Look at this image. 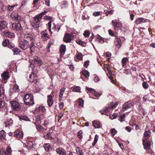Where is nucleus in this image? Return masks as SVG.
<instances>
[{"label": "nucleus", "instance_id": "26", "mask_svg": "<svg viewBox=\"0 0 155 155\" xmlns=\"http://www.w3.org/2000/svg\"><path fill=\"white\" fill-rule=\"evenodd\" d=\"M56 152L60 154L65 155L66 154V151L65 150L61 148H58L56 149Z\"/></svg>", "mask_w": 155, "mask_h": 155}, {"label": "nucleus", "instance_id": "32", "mask_svg": "<svg viewBox=\"0 0 155 155\" xmlns=\"http://www.w3.org/2000/svg\"><path fill=\"white\" fill-rule=\"evenodd\" d=\"M93 125L96 128H99L100 127V122L97 121H94L93 122Z\"/></svg>", "mask_w": 155, "mask_h": 155}, {"label": "nucleus", "instance_id": "58", "mask_svg": "<svg viewBox=\"0 0 155 155\" xmlns=\"http://www.w3.org/2000/svg\"><path fill=\"white\" fill-rule=\"evenodd\" d=\"M90 61L89 60L87 61L84 62V66L85 67L87 68L89 64Z\"/></svg>", "mask_w": 155, "mask_h": 155}, {"label": "nucleus", "instance_id": "51", "mask_svg": "<svg viewBox=\"0 0 155 155\" xmlns=\"http://www.w3.org/2000/svg\"><path fill=\"white\" fill-rule=\"evenodd\" d=\"M86 89L89 91L91 92L92 94H94V93L95 92V91L94 89H92L91 88L88 87H86Z\"/></svg>", "mask_w": 155, "mask_h": 155}, {"label": "nucleus", "instance_id": "62", "mask_svg": "<svg viewBox=\"0 0 155 155\" xmlns=\"http://www.w3.org/2000/svg\"><path fill=\"white\" fill-rule=\"evenodd\" d=\"M100 12H94L93 13V15L95 16H97L99 15Z\"/></svg>", "mask_w": 155, "mask_h": 155}, {"label": "nucleus", "instance_id": "31", "mask_svg": "<svg viewBox=\"0 0 155 155\" xmlns=\"http://www.w3.org/2000/svg\"><path fill=\"white\" fill-rule=\"evenodd\" d=\"M4 91L2 87L0 86V100L4 98Z\"/></svg>", "mask_w": 155, "mask_h": 155}, {"label": "nucleus", "instance_id": "34", "mask_svg": "<svg viewBox=\"0 0 155 155\" xmlns=\"http://www.w3.org/2000/svg\"><path fill=\"white\" fill-rule=\"evenodd\" d=\"M52 29L55 31L58 32L60 29V27L58 25H56L54 24L53 25Z\"/></svg>", "mask_w": 155, "mask_h": 155}, {"label": "nucleus", "instance_id": "22", "mask_svg": "<svg viewBox=\"0 0 155 155\" xmlns=\"http://www.w3.org/2000/svg\"><path fill=\"white\" fill-rule=\"evenodd\" d=\"M6 133L4 130H2L0 133V140L2 141L6 140L5 139Z\"/></svg>", "mask_w": 155, "mask_h": 155}, {"label": "nucleus", "instance_id": "16", "mask_svg": "<svg viewBox=\"0 0 155 155\" xmlns=\"http://www.w3.org/2000/svg\"><path fill=\"white\" fill-rule=\"evenodd\" d=\"M12 27L13 29L15 31L20 30L21 28V26L20 23H14L12 24Z\"/></svg>", "mask_w": 155, "mask_h": 155}, {"label": "nucleus", "instance_id": "54", "mask_svg": "<svg viewBox=\"0 0 155 155\" xmlns=\"http://www.w3.org/2000/svg\"><path fill=\"white\" fill-rule=\"evenodd\" d=\"M110 131L113 136H114L117 133V131L114 128L111 129Z\"/></svg>", "mask_w": 155, "mask_h": 155}, {"label": "nucleus", "instance_id": "52", "mask_svg": "<svg viewBox=\"0 0 155 155\" xmlns=\"http://www.w3.org/2000/svg\"><path fill=\"white\" fill-rule=\"evenodd\" d=\"M82 130H80L78 133V138L80 139H81L82 138Z\"/></svg>", "mask_w": 155, "mask_h": 155}, {"label": "nucleus", "instance_id": "33", "mask_svg": "<svg viewBox=\"0 0 155 155\" xmlns=\"http://www.w3.org/2000/svg\"><path fill=\"white\" fill-rule=\"evenodd\" d=\"M150 131L148 130L145 131L144 134V137L146 140H147L148 138L150 137Z\"/></svg>", "mask_w": 155, "mask_h": 155}, {"label": "nucleus", "instance_id": "13", "mask_svg": "<svg viewBox=\"0 0 155 155\" xmlns=\"http://www.w3.org/2000/svg\"><path fill=\"white\" fill-rule=\"evenodd\" d=\"M133 104V102L131 101H129L125 103L123 106V111H125L126 110L130 108Z\"/></svg>", "mask_w": 155, "mask_h": 155}, {"label": "nucleus", "instance_id": "43", "mask_svg": "<svg viewBox=\"0 0 155 155\" xmlns=\"http://www.w3.org/2000/svg\"><path fill=\"white\" fill-rule=\"evenodd\" d=\"M78 104L79 107H81L83 106L84 100L81 98L79 99L78 100Z\"/></svg>", "mask_w": 155, "mask_h": 155}, {"label": "nucleus", "instance_id": "61", "mask_svg": "<svg viewBox=\"0 0 155 155\" xmlns=\"http://www.w3.org/2000/svg\"><path fill=\"white\" fill-rule=\"evenodd\" d=\"M35 46L34 45H32L30 47L31 52L32 53L35 51Z\"/></svg>", "mask_w": 155, "mask_h": 155}, {"label": "nucleus", "instance_id": "28", "mask_svg": "<svg viewBox=\"0 0 155 155\" xmlns=\"http://www.w3.org/2000/svg\"><path fill=\"white\" fill-rule=\"evenodd\" d=\"M44 147L46 151H48L51 149V147L49 143H46L44 146Z\"/></svg>", "mask_w": 155, "mask_h": 155}, {"label": "nucleus", "instance_id": "55", "mask_svg": "<svg viewBox=\"0 0 155 155\" xmlns=\"http://www.w3.org/2000/svg\"><path fill=\"white\" fill-rule=\"evenodd\" d=\"M34 66V65L33 63V61H29V67L30 68H31V69L32 70H33Z\"/></svg>", "mask_w": 155, "mask_h": 155}, {"label": "nucleus", "instance_id": "23", "mask_svg": "<svg viewBox=\"0 0 155 155\" xmlns=\"http://www.w3.org/2000/svg\"><path fill=\"white\" fill-rule=\"evenodd\" d=\"M2 81L8 79L9 77L8 76V73L7 72H4L2 75Z\"/></svg>", "mask_w": 155, "mask_h": 155}, {"label": "nucleus", "instance_id": "12", "mask_svg": "<svg viewBox=\"0 0 155 155\" xmlns=\"http://www.w3.org/2000/svg\"><path fill=\"white\" fill-rule=\"evenodd\" d=\"M28 80L30 82H34L36 83L37 82V76L35 74H34L33 73H31V74L29 75Z\"/></svg>", "mask_w": 155, "mask_h": 155}, {"label": "nucleus", "instance_id": "35", "mask_svg": "<svg viewBox=\"0 0 155 155\" xmlns=\"http://www.w3.org/2000/svg\"><path fill=\"white\" fill-rule=\"evenodd\" d=\"M36 110L39 112H45L46 111V110L44 107L40 106L36 108Z\"/></svg>", "mask_w": 155, "mask_h": 155}, {"label": "nucleus", "instance_id": "25", "mask_svg": "<svg viewBox=\"0 0 155 155\" xmlns=\"http://www.w3.org/2000/svg\"><path fill=\"white\" fill-rule=\"evenodd\" d=\"M143 144L144 146V148L145 149L149 150L150 148V145L149 143H147V140H146V141L143 140Z\"/></svg>", "mask_w": 155, "mask_h": 155}, {"label": "nucleus", "instance_id": "14", "mask_svg": "<svg viewBox=\"0 0 155 155\" xmlns=\"http://www.w3.org/2000/svg\"><path fill=\"white\" fill-rule=\"evenodd\" d=\"M11 152V148L8 147L6 149V151H5L3 149L0 150V154L1 155H8Z\"/></svg>", "mask_w": 155, "mask_h": 155}, {"label": "nucleus", "instance_id": "44", "mask_svg": "<svg viewBox=\"0 0 155 155\" xmlns=\"http://www.w3.org/2000/svg\"><path fill=\"white\" fill-rule=\"evenodd\" d=\"M12 50L13 51L14 53L16 54H18L21 52L20 50L17 48H14Z\"/></svg>", "mask_w": 155, "mask_h": 155}, {"label": "nucleus", "instance_id": "5", "mask_svg": "<svg viewBox=\"0 0 155 155\" xmlns=\"http://www.w3.org/2000/svg\"><path fill=\"white\" fill-rule=\"evenodd\" d=\"M10 103L13 109L14 110L18 111L21 109V106L17 101H12Z\"/></svg>", "mask_w": 155, "mask_h": 155}, {"label": "nucleus", "instance_id": "6", "mask_svg": "<svg viewBox=\"0 0 155 155\" xmlns=\"http://www.w3.org/2000/svg\"><path fill=\"white\" fill-rule=\"evenodd\" d=\"M112 23L113 26L114 27L115 30H118L119 29H121V27L122 26V25L121 23L118 22L115 20H112Z\"/></svg>", "mask_w": 155, "mask_h": 155}, {"label": "nucleus", "instance_id": "42", "mask_svg": "<svg viewBox=\"0 0 155 155\" xmlns=\"http://www.w3.org/2000/svg\"><path fill=\"white\" fill-rule=\"evenodd\" d=\"M66 50V46L63 45H61L60 48V51L61 53L64 52Z\"/></svg>", "mask_w": 155, "mask_h": 155}, {"label": "nucleus", "instance_id": "24", "mask_svg": "<svg viewBox=\"0 0 155 155\" xmlns=\"http://www.w3.org/2000/svg\"><path fill=\"white\" fill-rule=\"evenodd\" d=\"M7 27V23L4 21L0 22V30L4 29Z\"/></svg>", "mask_w": 155, "mask_h": 155}, {"label": "nucleus", "instance_id": "9", "mask_svg": "<svg viewBox=\"0 0 155 155\" xmlns=\"http://www.w3.org/2000/svg\"><path fill=\"white\" fill-rule=\"evenodd\" d=\"M44 19L45 20H47L48 21H49L48 23V27L50 32L51 34H52V32L51 30V23L53 21L52 18L50 16L45 15L44 17Z\"/></svg>", "mask_w": 155, "mask_h": 155}, {"label": "nucleus", "instance_id": "7", "mask_svg": "<svg viewBox=\"0 0 155 155\" xmlns=\"http://www.w3.org/2000/svg\"><path fill=\"white\" fill-rule=\"evenodd\" d=\"M53 133L52 132H49L45 136V137L46 139L49 140H51L53 142H56L58 141V139L57 138L55 137V139L52 137V134Z\"/></svg>", "mask_w": 155, "mask_h": 155}, {"label": "nucleus", "instance_id": "3", "mask_svg": "<svg viewBox=\"0 0 155 155\" xmlns=\"http://www.w3.org/2000/svg\"><path fill=\"white\" fill-rule=\"evenodd\" d=\"M41 18L38 15H36L34 18L33 20L31 22V26L34 28H38V25Z\"/></svg>", "mask_w": 155, "mask_h": 155}, {"label": "nucleus", "instance_id": "29", "mask_svg": "<svg viewBox=\"0 0 155 155\" xmlns=\"http://www.w3.org/2000/svg\"><path fill=\"white\" fill-rule=\"evenodd\" d=\"M6 9V6L2 2H0V12L5 11Z\"/></svg>", "mask_w": 155, "mask_h": 155}, {"label": "nucleus", "instance_id": "40", "mask_svg": "<svg viewBox=\"0 0 155 155\" xmlns=\"http://www.w3.org/2000/svg\"><path fill=\"white\" fill-rule=\"evenodd\" d=\"M13 89V91L15 93L18 92L20 90L17 84H15L14 85Z\"/></svg>", "mask_w": 155, "mask_h": 155}, {"label": "nucleus", "instance_id": "2", "mask_svg": "<svg viewBox=\"0 0 155 155\" xmlns=\"http://www.w3.org/2000/svg\"><path fill=\"white\" fill-rule=\"evenodd\" d=\"M19 46L21 49L25 50L29 47L30 45L27 40H21L19 41Z\"/></svg>", "mask_w": 155, "mask_h": 155}, {"label": "nucleus", "instance_id": "41", "mask_svg": "<svg viewBox=\"0 0 155 155\" xmlns=\"http://www.w3.org/2000/svg\"><path fill=\"white\" fill-rule=\"evenodd\" d=\"M73 91L77 92H79L80 91V88L79 87L74 86L71 88Z\"/></svg>", "mask_w": 155, "mask_h": 155}, {"label": "nucleus", "instance_id": "38", "mask_svg": "<svg viewBox=\"0 0 155 155\" xmlns=\"http://www.w3.org/2000/svg\"><path fill=\"white\" fill-rule=\"evenodd\" d=\"M128 59L127 57L123 58L122 60V63L123 67L125 66L127 64V62L128 61Z\"/></svg>", "mask_w": 155, "mask_h": 155}, {"label": "nucleus", "instance_id": "17", "mask_svg": "<svg viewBox=\"0 0 155 155\" xmlns=\"http://www.w3.org/2000/svg\"><path fill=\"white\" fill-rule=\"evenodd\" d=\"M150 20L147 19H144L142 18H139L136 19L135 21L136 23L138 25L145 22H149Z\"/></svg>", "mask_w": 155, "mask_h": 155}, {"label": "nucleus", "instance_id": "64", "mask_svg": "<svg viewBox=\"0 0 155 155\" xmlns=\"http://www.w3.org/2000/svg\"><path fill=\"white\" fill-rule=\"evenodd\" d=\"M45 4L48 6H50V0H45Z\"/></svg>", "mask_w": 155, "mask_h": 155}, {"label": "nucleus", "instance_id": "59", "mask_svg": "<svg viewBox=\"0 0 155 155\" xmlns=\"http://www.w3.org/2000/svg\"><path fill=\"white\" fill-rule=\"evenodd\" d=\"M67 4V2L65 1H63L61 4V6L62 8H64V6L66 5Z\"/></svg>", "mask_w": 155, "mask_h": 155}, {"label": "nucleus", "instance_id": "21", "mask_svg": "<svg viewBox=\"0 0 155 155\" xmlns=\"http://www.w3.org/2000/svg\"><path fill=\"white\" fill-rule=\"evenodd\" d=\"M33 59L34 61L37 63L39 65H41L43 64V62L42 60L38 56H34Z\"/></svg>", "mask_w": 155, "mask_h": 155}, {"label": "nucleus", "instance_id": "4", "mask_svg": "<svg viewBox=\"0 0 155 155\" xmlns=\"http://www.w3.org/2000/svg\"><path fill=\"white\" fill-rule=\"evenodd\" d=\"M10 16L13 19L15 20L21 21L23 19L22 17L18 15L17 12H12Z\"/></svg>", "mask_w": 155, "mask_h": 155}, {"label": "nucleus", "instance_id": "27", "mask_svg": "<svg viewBox=\"0 0 155 155\" xmlns=\"http://www.w3.org/2000/svg\"><path fill=\"white\" fill-rule=\"evenodd\" d=\"M13 121L12 119H10L8 120H7L6 121H5L4 124H5V127H7L12 125V124Z\"/></svg>", "mask_w": 155, "mask_h": 155}, {"label": "nucleus", "instance_id": "39", "mask_svg": "<svg viewBox=\"0 0 155 155\" xmlns=\"http://www.w3.org/2000/svg\"><path fill=\"white\" fill-rule=\"evenodd\" d=\"M117 105V103H111L110 104L109 106V109H113L115 108Z\"/></svg>", "mask_w": 155, "mask_h": 155}, {"label": "nucleus", "instance_id": "60", "mask_svg": "<svg viewBox=\"0 0 155 155\" xmlns=\"http://www.w3.org/2000/svg\"><path fill=\"white\" fill-rule=\"evenodd\" d=\"M108 33L109 35L111 36H115L114 33L113 32V31L111 30H108Z\"/></svg>", "mask_w": 155, "mask_h": 155}, {"label": "nucleus", "instance_id": "15", "mask_svg": "<svg viewBox=\"0 0 155 155\" xmlns=\"http://www.w3.org/2000/svg\"><path fill=\"white\" fill-rule=\"evenodd\" d=\"M53 97L51 95H48L47 96V103L49 107H51L54 103Z\"/></svg>", "mask_w": 155, "mask_h": 155}, {"label": "nucleus", "instance_id": "30", "mask_svg": "<svg viewBox=\"0 0 155 155\" xmlns=\"http://www.w3.org/2000/svg\"><path fill=\"white\" fill-rule=\"evenodd\" d=\"M109 107H105L104 108L103 111H101V113L102 114H104L105 115H107V113L109 111Z\"/></svg>", "mask_w": 155, "mask_h": 155}, {"label": "nucleus", "instance_id": "57", "mask_svg": "<svg viewBox=\"0 0 155 155\" xmlns=\"http://www.w3.org/2000/svg\"><path fill=\"white\" fill-rule=\"evenodd\" d=\"M76 58L77 59L82 60V54L81 53H78L76 56Z\"/></svg>", "mask_w": 155, "mask_h": 155}, {"label": "nucleus", "instance_id": "1", "mask_svg": "<svg viewBox=\"0 0 155 155\" xmlns=\"http://www.w3.org/2000/svg\"><path fill=\"white\" fill-rule=\"evenodd\" d=\"M24 101L25 104L28 106L32 105L34 103L33 96L30 94H27L25 95Z\"/></svg>", "mask_w": 155, "mask_h": 155}, {"label": "nucleus", "instance_id": "63", "mask_svg": "<svg viewBox=\"0 0 155 155\" xmlns=\"http://www.w3.org/2000/svg\"><path fill=\"white\" fill-rule=\"evenodd\" d=\"M5 105V102L1 101H0V108L3 107Z\"/></svg>", "mask_w": 155, "mask_h": 155}, {"label": "nucleus", "instance_id": "8", "mask_svg": "<svg viewBox=\"0 0 155 155\" xmlns=\"http://www.w3.org/2000/svg\"><path fill=\"white\" fill-rule=\"evenodd\" d=\"M73 37L72 35L68 33H66L64 38V41L66 42L69 43L73 39Z\"/></svg>", "mask_w": 155, "mask_h": 155}, {"label": "nucleus", "instance_id": "10", "mask_svg": "<svg viewBox=\"0 0 155 155\" xmlns=\"http://www.w3.org/2000/svg\"><path fill=\"white\" fill-rule=\"evenodd\" d=\"M21 36L22 38H24V39H27V40L30 41H33V36L31 34L25 33H23L21 34Z\"/></svg>", "mask_w": 155, "mask_h": 155}, {"label": "nucleus", "instance_id": "46", "mask_svg": "<svg viewBox=\"0 0 155 155\" xmlns=\"http://www.w3.org/2000/svg\"><path fill=\"white\" fill-rule=\"evenodd\" d=\"M21 120L28 121L29 120L28 117L26 116H20L18 117Z\"/></svg>", "mask_w": 155, "mask_h": 155}, {"label": "nucleus", "instance_id": "48", "mask_svg": "<svg viewBox=\"0 0 155 155\" xmlns=\"http://www.w3.org/2000/svg\"><path fill=\"white\" fill-rule=\"evenodd\" d=\"M37 129L39 132L41 131L43 129V127L40 124L36 125Z\"/></svg>", "mask_w": 155, "mask_h": 155}, {"label": "nucleus", "instance_id": "18", "mask_svg": "<svg viewBox=\"0 0 155 155\" xmlns=\"http://www.w3.org/2000/svg\"><path fill=\"white\" fill-rule=\"evenodd\" d=\"M14 136L18 138L22 139L23 137V133L19 130H17L14 133Z\"/></svg>", "mask_w": 155, "mask_h": 155}, {"label": "nucleus", "instance_id": "11", "mask_svg": "<svg viewBox=\"0 0 155 155\" xmlns=\"http://www.w3.org/2000/svg\"><path fill=\"white\" fill-rule=\"evenodd\" d=\"M41 39L43 41H46L49 38V35L48 34L47 31L45 30L41 33Z\"/></svg>", "mask_w": 155, "mask_h": 155}, {"label": "nucleus", "instance_id": "19", "mask_svg": "<svg viewBox=\"0 0 155 155\" xmlns=\"http://www.w3.org/2000/svg\"><path fill=\"white\" fill-rule=\"evenodd\" d=\"M3 35L10 38H12L15 36V35L13 33L9 32L8 30L4 31L3 32Z\"/></svg>", "mask_w": 155, "mask_h": 155}, {"label": "nucleus", "instance_id": "20", "mask_svg": "<svg viewBox=\"0 0 155 155\" xmlns=\"http://www.w3.org/2000/svg\"><path fill=\"white\" fill-rule=\"evenodd\" d=\"M116 38L115 39V41L116 46L118 48H120L122 44L121 40L120 38H117L116 36H115Z\"/></svg>", "mask_w": 155, "mask_h": 155}, {"label": "nucleus", "instance_id": "47", "mask_svg": "<svg viewBox=\"0 0 155 155\" xmlns=\"http://www.w3.org/2000/svg\"><path fill=\"white\" fill-rule=\"evenodd\" d=\"M97 40L98 41L101 43H103L104 42V38L101 37L100 36H97Z\"/></svg>", "mask_w": 155, "mask_h": 155}, {"label": "nucleus", "instance_id": "37", "mask_svg": "<svg viewBox=\"0 0 155 155\" xmlns=\"http://www.w3.org/2000/svg\"><path fill=\"white\" fill-rule=\"evenodd\" d=\"M82 74L86 78H87L89 76V73L88 71L85 70H83L82 71Z\"/></svg>", "mask_w": 155, "mask_h": 155}, {"label": "nucleus", "instance_id": "49", "mask_svg": "<svg viewBox=\"0 0 155 155\" xmlns=\"http://www.w3.org/2000/svg\"><path fill=\"white\" fill-rule=\"evenodd\" d=\"M9 43V41L8 39L4 40L2 43V45L4 46H6Z\"/></svg>", "mask_w": 155, "mask_h": 155}, {"label": "nucleus", "instance_id": "56", "mask_svg": "<svg viewBox=\"0 0 155 155\" xmlns=\"http://www.w3.org/2000/svg\"><path fill=\"white\" fill-rule=\"evenodd\" d=\"M89 34V32L87 30H85L83 34L86 37H88Z\"/></svg>", "mask_w": 155, "mask_h": 155}, {"label": "nucleus", "instance_id": "53", "mask_svg": "<svg viewBox=\"0 0 155 155\" xmlns=\"http://www.w3.org/2000/svg\"><path fill=\"white\" fill-rule=\"evenodd\" d=\"M142 85L143 87L145 89H147L148 87V84L146 82H143L142 83Z\"/></svg>", "mask_w": 155, "mask_h": 155}, {"label": "nucleus", "instance_id": "45", "mask_svg": "<svg viewBox=\"0 0 155 155\" xmlns=\"http://www.w3.org/2000/svg\"><path fill=\"white\" fill-rule=\"evenodd\" d=\"M99 137L97 134L95 135L93 143H92V145L94 146L97 143Z\"/></svg>", "mask_w": 155, "mask_h": 155}, {"label": "nucleus", "instance_id": "36", "mask_svg": "<svg viewBox=\"0 0 155 155\" xmlns=\"http://www.w3.org/2000/svg\"><path fill=\"white\" fill-rule=\"evenodd\" d=\"M76 151L78 154L79 155H83L84 153L79 147L76 148Z\"/></svg>", "mask_w": 155, "mask_h": 155}, {"label": "nucleus", "instance_id": "50", "mask_svg": "<svg viewBox=\"0 0 155 155\" xmlns=\"http://www.w3.org/2000/svg\"><path fill=\"white\" fill-rule=\"evenodd\" d=\"M125 117V114H123L119 117V120L121 122H122L124 120V118Z\"/></svg>", "mask_w": 155, "mask_h": 155}]
</instances>
